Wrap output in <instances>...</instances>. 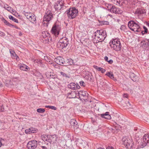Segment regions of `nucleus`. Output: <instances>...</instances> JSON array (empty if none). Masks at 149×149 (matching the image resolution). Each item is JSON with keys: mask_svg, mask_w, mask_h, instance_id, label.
Returning <instances> with one entry per match:
<instances>
[{"mask_svg": "<svg viewBox=\"0 0 149 149\" xmlns=\"http://www.w3.org/2000/svg\"><path fill=\"white\" fill-rule=\"evenodd\" d=\"M95 39H97L98 42L103 41L107 37L106 32L103 30H97L95 33Z\"/></svg>", "mask_w": 149, "mask_h": 149, "instance_id": "1", "label": "nucleus"}, {"mask_svg": "<svg viewBox=\"0 0 149 149\" xmlns=\"http://www.w3.org/2000/svg\"><path fill=\"white\" fill-rule=\"evenodd\" d=\"M128 26L132 31L137 32H139L141 31V28L139 24V22L131 20L128 23Z\"/></svg>", "mask_w": 149, "mask_h": 149, "instance_id": "2", "label": "nucleus"}, {"mask_svg": "<svg viewBox=\"0 0 149 149\" xmlns=\"http://www.w3.org/2000/svg\"><path fill=\"white\" fill-rule=\"evenodd\" d=\"M53 18L52 12L50 10L46 11L43 19L42 23L44 26H47L49 22Z\"/></svg>", "mask_w": 149, "mask_h": 149, "instance_id": "3", "label": "nucleus"}, {"mask_svg": "<svg viewBox=\"0 0 149 149\" xmlns=\"http://www.w3.org/2000/svg\"><path fill=\"white\" fill-rule=\"evenodd\" d=\"M110 46L114 50L118 51L121 49V44L119 39H115L109 42Z\"/></svg>", "mask_w": 149, "mask_h": 149, "instance_id": "4", "label": "nucleus"}, {"mask_svg": "<svg viewBox=\"0 0 149 149\" xmlns=\"http://www.w3.org/2000/svg\"><path fill=\"white\" fill-rule=\"evenodd\" d=\"M78 10L75 7L70 8L67 10V13L68 17L70 19H73L78 15Z\"/></svg>", "mask_w": 149, "mask_h": 149, "instance_id": "5", "label": "nucleus"}, {"mask_svg": "<svg viewBox=\"0 0 149 149\" xmlns=\"http://www.w3.org/2000/svg\"><path fill=\"white\" fill-rule=\"evenodd\" d=\"M41 138L42 140L45 141H47L49 142L50 144L52 142L54 143L56 141L57 139V137L56 135H44L41 136Z\"/></svg>", "mask_w": 149, "mask_h": 149, "instance_id": "6", "label": "nucleus"}, {"mask_svg": "<svg viewBox=\"0 0 149 149\" xmlns=\"http://www.w3.org/2000/svg\"><path fill=\"white\" fill-rule=\"evenodd\" d=\"M61 27V24L58 22H56L53 25L51 31L56 36H58L59 34Z\"/></svg>", "mask_w": 149, "mask_h": 149, "instance_id": "7", "label": "nucleus"}, {"mask_svg": "<svg viewBox=\"0 0 149 149\" xmlns=\"http://www.w3.org/2000/svg\"><path fill=\"white\" fill-rule=\"evenodd\" d=\"M149 143V134H145L143 137L141 141L138 142V148H143Z\"/></svg>", "mask_w": 149, "mask_h": 149, "instance_id": "8", "label": "nucleus"}, {"mask_svg": "<svg viewBox=\"0 0 149 149\" xmlns=\"http://www.w3.org/2000/svg\"><path fill=\"white\" fill-rule=\"evenodd\" d=\"M42 40L44 43H49L52 41V38L49 33L47 31H43L42 33Z\"/></svg>", "mask_w": 149, "mask_h": 149, "instance_id": "9", "label": "nucleus"}, {"mask_svg": "<svg viewBox=\"0 0 149 149\" xmlns=\"http://www.w3.org/2000/svg\"><path fill=\"white\" fill-rule=\"evenodd\" d=\"M69 40L66 37H63L61 38L59 41L58 45H59L62 49L66 47L68 45Z\"/></svg>", "mask_w": 149, "mask_h": 149, "instance_id": "10", "label": "nucleus"}, {"mask_svg": "<svg viewBox=\"0 0 149 149\" xmlns=\"http://www.w3.org/2000/svg\"><path fill=\"white\" fill-rule=\"evenodd\" d=\"M122 141L123 142V144L126 148L128 149L132 148L133 145V143L131 139L127 138L126 137H124L122 139Z\"/></svg>", "mask_w": 149, "mask_h": 149, "instance_id": "11", "label": "nucleus"}, {"mask_svg": "<svg viewBox=\"0 0 149 149\" xmlns=\"http://www.w3.org/2000/svg\"><path fill=\"white\" fill-rule=\"evenodd\" d=\"M37 141L36 140H33L27 143V147L29 149H35L37 147Z\"/></svg>", "mask_w": 149, "mask_h": 149, "instance_id": "12", "label": "nucleus"}, {"mask_svg": "<svg viewBox=\"0 0 149 149\" xmlns=\"http://www.w3.org/2000/svg\"><path fill=\"white\" fill-rule=\"evenodd\" d=\"M62 0L58 1L54 4V7L56 10H61L64 6Z\"/></svg>", "mask_w": 149, "mask_h": 149, "instance_id": "13", "label": "nucleus"}, {"mask_svg": "<svg viewBox=\"0 0 149 149\" xmlns=\"http://www.w3.org/2000/svg\"><path fill=\"white\" fill-rule=\"evenodd\" d=\"M68 88L72 89L75 90L77 89H79L80 87L78 84H76L75 83L72 82L68 84Z\"/></svg>", "mask_w": 149, "mask_h": 149, "instance_id": "14", "label": "nucleus"}, {"mask_svg": "<svg viewBox=\"0 0 149 149\" xmlns=\"http://www.w3.org/2000/svg\"><path fill=\"white\" fill-rule=\"evenodd\" d=\"M54 61L58 64L61 65L65 62L64 59L61 56L57 57L55 58Z\"/></svg>", "mask_w": 149, "mask_h": 149, "instance_id": "15", "label": "nucleus"}, {"mask_svg": "<svg viewBox=\"0 0 149 149\" xmlns=\"http://www.w3.org/2000/svg\"><path fill=\"white\" fill-rule=\"evenodd\" d=\"M108 10L111 12L115 14L121 13L122 12L121 11L119 10V9L117 8L115 6H112L110 7V8H109Z\"/></svg>", "mask_w": 149, "mask_h": 149, "instance_id": "16", "label": "nucleus"}, {"mask_svg": "<svg viewBox=\"0 0 149 149\" xmlns=\"http://www.w3.org/2000/svg\"><path fill=\"white\" fill-rule=\"evenodd\" d=\"M70 125L72 127H73L74 129H77L79 127L78 123L76 120L74 119H72L70 120Z\"/></svg>", "mask_w": 149, "mask_h": 149, "instance_id": "17", "label": "nucleus"}, {"mask_svg": "<svg viewBox=\"0 0 149 149\" xmlns=\"http://www.w3.org/2000/svg\"><path fill=\"white\" fill-rule=\"evenodd\" d=\"M47 77L48 78H54V74L53 71L51 70H50L47 72L45 74Z\"/></svg>", "mask_w": 149, "mask_h": 149, "instance_id": "18", "label": "nucleus"}, {"mask_svg": "<svg viewBox=\"0 0 149 149\" xmlns=\"http://www.w3.org/2000/svg\"><path fill=\"white\" fill-rule=\"evenodd\" d=\"M100 116L102 118L107 119H110L111 118V116L109 114V112H108L104 114H100Z\"/></svg>", "mask_w": 149, "mask_h": 149, "instance_id": "19", "label": "nucleus"}, {"mask_svg": "<svg viewBox=\"0 0 149 149\" xmlns=\"http://www.w3.org/2000/svg\"><path fill=\"white\" fill-rule=\"evenodd\" d=\"M146 13L145 10L143 9L138 8L137 9L135 13L138 14V15L144 14Z\"/></svg>", "mask_w": 149, "mask_h": 149, "instance_id": "20", "label": "nucleus"}, {"mask_svg": "<svg viewBox=\"0 0 149 149\" xmlns=\"http://www.w3.org/2000/svg\"><path fill=\"white\" fill-rule=\"evenodd\" d=\"M93 76L91 73L86 72L85 74V78L87 80L91 81L92 80Z\"/></svg>", "mask_w": 149, "mask_h": 149, "instance_id": "21", "label": "nucleus"}, {"mask_svg": "<svg viewBox=\"0 0 149 149\" xmlns=\"http://www.w3.org/2000/svg\"><path fill=\"white\" fill-rule=\"evenodd\" d=\"M19 68L21 70L24 71H27L29 68L27 66L24 64H21L19 65Z\"/></svg>", "mask_w": 149, "mask_h": 149, "instance_id": "22", "label": "nucleus"}, {"mask_svg": "<svg viewBox=\"0 0 149 149\" xmlns=\"http://www.w3.org/2000/svg\"><path fill=\"white\" fill-rule=\"evenodd\" d=\"M130 77L134 81H136L137 79L136 76L133 73H131L130 74Z\"/></svg>", "mask_w": 149, "mask_h": 149, "instance_id": "23", "label": "nucleus"}, {"mask_svg": "<svg viewBox=\"0 0 149 149\" xmlns=\"http://www.w3.org/2000/svg\"><path fill=\"white\" fill-rule=\"evenodd\" d=\"M60 75L66 79H69L70 78V75L68 74H66L63 72H60Z\"/></svg>", "mask_w": 149, "mask_h": 149, "instance_id": "24", "label": "nucleus"}, {"mask_svg": "<svg viewBox=\"0 0 149 149\" xmlns=\"http://www.w3.org/2000/svg\"><path fill=\"white\" fill-rule=\"evenodd\" d=\"M88 94L87 92L84 91H80L78 93V95L83 97H85L87 96Z\"/></svg>", "mask_w": 149, "mask_h": 149, "instance_id": "25", "label": "nucleus"}, {"mask_svg": "<svg viewBox=\"0 0 149 149\" xmlns=\"http://www.w3.org/2000/svg\"><path fill=\"white\" fill-rule=\"evenodd\" d=\"M31 16V18H29V19L31 22L33 23L34 22L36 21V17H35V15L33 13L32 14Z\"/></svg>", "mask_w": 149, "mask_h": 149, "instance_id": "26", "label": "nucleus"}, {"mask_svg": "<svg viewBox=\"0 0 149 149\" xmlns=\"http://www.w3.org/2000/svg\"><path fill=\"white\" fill-rule=\"evenodd\" d=\"M105 75L111 79H113L114 78L113 74L110 72H107Z\"/></svg>", "mask_w": 149, "mask_h": 149, "instance_id": "27", "label": "nucleus"}, {"mask_svg": "<svg viewBox=\"0 0 149 149\" xmlns=\"http://www.w3.org/2000/svg\"><path fill=\"white\" fill-rule=\"evenodd\" d=\"M145 49L149 51V40H147V41L145 45Z\"/></svg>", "mask_w": 149, "mask_h": 149, "instance_id": "28", "label": "nucleus"}, {"mask_svg": "<svg viewBox=\"0 0 149 149\" xmlns=\"http://www.w3.org/2000/svg\"><path fill=\"white\" fill-rule=\"evenodd\" d=\"M24 15L26 17L27 19H29L30 18V16H31L32 13L29 12H25V11H24Z\"/></svg>", "mask_w": 149, "mask_h": 149, "instance_id": "29", "label": "nucleus"}, {"mask_svg": "<svg viewBox=\"0 0 149 149\" xmlns=\"http://www.w3.org/2000/svg\"><path fill=\"white\" fill-rule=\"evenodd\" d=\"M9 18L10 19H11L12 20L14 21L16 23H18V20L17 19H16L15 17H13L12 16L9 15Z\"/></svg>", "mask_w": 149, "mask_h": 149, "instance_id": "30", "label": "nucleus"}, {"mask_svg": "<svg viewBox=\"0 0 149 149\" xmlns=\"http://www.w3.org/2000/svg\"><path fill=\"white\" fill-rule=\"evenodd\" d=\"M147 41V40L143 39L141 42V46L144 49L145 45Z\"/></svg>", "mask_w": 149, "mask_h": 149, "instance_id": "31", "label": "nucleus"}, {"mask_svg": "<svg viewBox=\"0 0 149 149\" xmlns=\"http://www.w3.org/2000/svg\"><path fill=\"white\" fill-rule=\"evenodd\" d=\"M120 29L124 32H126L127 31L126 26L125 25H123L121 26Z\"/></svg>", "mask_w": 149, "mask_h": 149, "instance_id": "32", "label": "nucleus"}, {"mask_svg": "<svg viewBox=\"0 0 149 149\" xmlns=\"http://www.w3.org/2000/svg\"><path fill=\"white\" fill-rule=\"evenodd\" d=\"M3 21L4 23L8 26L10 27L13 26V25L10 23L8 22L5 19H4Z\"/></svg>", "mask_w": 149, "mask_h": 149, "instance_id": "33", "label": "nucleus"}, {"mask_svg": "<svg viewBox=\"0 0 149 149\" xmlns=\"http://www.w3.org/2000/svg\"><path fill=\"white\" fill-rule=\"evenodd\" d=\"M45 107L47 108L51 109L54 110H56V108L54 106L48 105L45 106Z\"/></svg>", "mask_w": 149, "mask_h": 149, "instance_id": "34", "label": "nucleus"}, {"mask_svg": "<svg viewBox=\"0 0 149 149\" xmlns=\"http://www.w3.org/2000/svg\"><path fill=\"white\" fill-rule=\"evenodd\" d=\"M37 111L38 112L43 113L45 112V109L42 108H38L37 109Z\"/></svg>", "mask_w": 149, "mask_h": 149, "instance_id": "35", "label": "nucleus"}, {"mask_svg": "<svg viewBox=\"0 0 149 149\" xmlns=\"http://www.w3.org/2000/svg\"><path fill=\"white\" fill-rule=\"evenodd\" d=\"M31 133H35L36 132L37 130L35 128L31 127L30 128Z\"/></svg>", "mask_w": 149, "mask_h": 149, "instance_id": "36", "label": "nucleus"}, {"mask_svg": "<svg viewBox=\"0 0 149 149\" xmlns=\"http://www.w3.org/2000/svg\"><path fill=\"white\" fill-rule=\"evenodd\" d=\"M4 8L7 10L8 11H10L11 10V7L8 6V5L7 4H6L4 5Z\"/></svg>", "mask_w": 149, "mask_h": 149, "instance_id": "37", "label": "nucleus"}, {"mask_svg": "<svg viewBox=\"0 0 149 149\" xmlns=\"http://www.w3.org/2000/svg\"><path fill=\"white\" fill-rule=\"evenodd\" d=\"M143 28L144 30L141 32V33L143 35L145 33H147L148 31L147 28L146 26H143Z\"/></svg>", "mask_w": 149, "mask_h": 149, "instance_id": "38", "label": "nucleus"}, {"mask_svg": "<svg viewBox=\"0 0 149 149\" xmlns=\"http://www.w3.org/2000/svg\"><path fill=\"white\" fill-rule=\"evenodd\" d=\"M67 63L70 65H72L73 63V60L71 58L68 59V60Z\"/></svg>", "mask_w": 149, "mask_h": 149, "instance_id": "39", "label": "nucleus"}, {"mask_svg": "<svg viewBox=\"0 0 149 149\" xmlns=\"http://www.w3.org/2000/svg\"><path fill=\"white\" fill-rule=\"evenodd\" d=\"M93 67L99 71H100V70H101V69L102 68L101 67H98L97 66L95 65H94L93 66Z\"/></svg>", "mask_w": 149, "mask_h": 149, "instance_id": "40", "label": "nucleus"}, {"mask_svg": "<svg viewBox=\"0 0 149 149\" xmlns=\"http://www.w3.org/2000/svg\"><path fill=\"white\" fill-rule=\"evenodd\" d=\"M34 62L38 64H41L42 63V60L40 59H36L34 61Z\"/></svg>", "mask_w": 149, "mask_h": 149, "instance_id": "41", "label": "nucleus"}, {"mask_svg": "<svg viewBox=\"0 0 149 149\" xmlns=\"http://www.w3.org/2000/svg\"><path fill=\"white\" fill-rule=\"evenodd\" d=\"M109 24V22L107 21H103L101 22V24L103 25H107Z\"/></svg>", "mask_w": 149, "mask_h": 149, "instance_id": "42", "label": "nucleus"}, {"mask_svg": "<svg viewBox=\"0 0 149 149\" xmlns=\"http://www.w3.org/2000/svg\"><path fill=\"white\" fill-rule=\"evenodd\" d=\"M10 52L11 54V56L12 57V56H14V55L16 54L15 52L12 49H10Z\"/></svg>", "mask_w": 149, "mask_h": 149, "instance_id": "43", "label": "nucleus"}, {"mask_svg": "<svg viewBox=\"0 0 149 149\" xmlns=\"http://www.w3.org/2000/svg\"><path fill=\"white\" fill-rule=\"evenodd\" d=\"M80 85L81 86H85V84L84 83V81H81L79 82Z\"/></svg>", "mask_w": 149, "mask_h": 149, "instance_id": "44", "label": "nucleus"}, {"mask_svg": "<svg viewBox=\"0 0 149 149\" xmlns=\"http://www.w3.org/2000/svg\"><path fill=\"white\" fill-rule=\"evenodd\" d=\"M30 129L29 128L28 129H26L25 130V133L26 134H31Z\"/></svg>", "mask_w": 149, "mask_h": 149, "instance_id": "45", "label": "nucleus"}, {"mask_svg": "<svg viewBox=\"0 0 149 149\" xmlns=\"http://www.w3.org/2000/svg\"><path fill=\"white\" fill-rule=\"evenodd\" d=\"M4 110L3 106L1 104H0V111H3Z\"/></svg>", "mask_w": 149, "mask_h": 149, "instance_id": "46", "label": "nucleus"}, {"mask_svg": "<svg viewBox=\"0 0 149 149\" xmlns=\"http://www.w3.org/2000/svg\"><path fill=\"white\" fill-rule=\"evenodd\" d=\"M12 58H14L15 59H17V58H19L18 56L15 54L14 56H12Z\"/></svg>", "mask_w": 149, "mask_h": 149, "instance_id": "47", "label": "nucleus"}, {"mask_svg": "<svg viewBox=\"0 0 149 149\" xmlns=\"http://www.w3.org/2000/svg\"><path fill=\"white\" fill-rule=\"evenodd\" d=\"M53 66L55 68H59V66L58 65H57L56 64H53Z\"/></svg>", "mask_w": 149, "mask_h": 149, "instance_id": "48", "label": "nucleus"}, {"mask_svg": "<svg viewBox=\"0 0 149 149\" xmlns=\"http://www.w3.org/2000/svg\"><path fill=\"white\" fill-rule=\"evenodd\" d=\"M5 36V33L3 32L0 31V36Z\"/></svg>", "mask_w": 149, "mask_h": 149, "instance_id": "49", "label": "nucleus"}, {"mask_svg": "<svg viewBox=\"0 0 149 149\" xmlns=\"http://www.w3.org/2000/svg\"><path fill=\"white\" fill-rule=\"evenodd\" d=\"M2 141H4V139H0V147H1L2 145Z\"/></svg>", "mask_w": 149, "mask_h": 149, "instance_id": "50", "label": "nucleus"}, {"mask_svg": "<svg viewBox=\"0 0 149 149\" xmlns=\"http://www.w3.org/2000/svg\"><path fill=\"white\" fill-rule=\"evenodd\" d=\"M100 71H101V72L102 73H103L105 72L106 70L102 68L101 70H100Z\"/></svg>", "mask_w": 149, "mask_h": 149, "instance_id": "51", "label": "nucleus"}, {"mask_svg": "<svg viewBox=\"0 0 149 149\" xmlns=\"http://www.w3.org/2000/svg\"><path fill=\"white\" fill-rule=\"evenodd\" d=\"M109 64H112L113 63V61L112 59H110L107 61Z\"/></svg>", "mask_w": 149, "mask_h": 149, "instance_id": "52", "label": "nucleus"}, {"mask_svg": "<svg viewBox=\"0 0 149 149\" xmlns=\"http://www.w3.org/2000/svg\"><path fill=\"white\" fill-rule=\"evenodd\" d=\"M106 6L107 7V8H108V9H109V8H110V7H111V5L110 4H107V6L106 5Z\"/></svg>", "mask_w": 149, "mask_h": 149, "instance_id": "53", "label": "nucleus"}, {"mask_svg": "<svg viewBox=\"0 0 149 149\" xmlns=\"http://www.w3.org/2000/svg\"><path fill=\"white\" fill-rule=\"evenodd\" d=\"M107 149H115L114 148L112 147L108 146Z\"/></svg>", "mask_w": 149, "mask_h": 149, "instance_id": "54", "label": "nucleus"}, {"mask_svg": "<svg viewBox=\"0 0 149 149\" xmlns=\"http://www.w3.org/2000/svg\"><path fill=\"white\" fill-rule=\"evenodd\" d=\"M123 96L127 98L128 96V94H124L123 95Z\"/></svg>", "mask_w": 149, "mask_h": 149, "instance_id": "55", "label": "nucleus"}, {"mask_svg": "<svg viewBox=\"0 0 149 149\" xmlns=\"http://www.w3.org/2000/svg\"><path fill=\"white\" fill-rule=\"evenodd\" d=\"M104 59L105 61H108V57L107 56H105L104 57Z\"/></svg>", "mask_w": 149, "mask_h": 149, "instance_id": "56", "label": "nucleus"}, {"mask_svg": "<svg viewBox=\"0 0 149 149\" xmlns=\"http://www.w3.org/2000/svg\"><path fill=\"white\" fill-rule=\"evenodd\" d=\"M44 58L45 60H46L47 61H48V59L47 56H45Z\"/></svg>", "mask_w": 149, "mask_h": 149, "instance_id": "57", "label": "nucleus"}, {"mask_svg": "<svg viewBox=\"0 0 149 149\" xmlns=\"http://www.w3.org/2000/svg\"><path fill=\"white\" fill-rule=\"evenodd\" d=\"M76 65H73L72 66H71V67L72 68H73V69H72L73 70H76L77 69L76 68H74V66H75Z\"/></svg>", "mask_w": 149, "mask_h": 149, "instance_id": "58", "label": "nucleus"}, {"mask_svg": "<svg viewBox=\"0 0 149 149\" xmlns=\"http://www.w3.org/2000/svg\"><path fill=\"white\" fill-rule=\"evenodd\" d=\"M41 147L42 148V149H47V147L45 146H41Z\"/></svg>", "mask_w": 149, "mask_h": 149, "instance_id": "59", "label": "nucleus"}, {"mask_svg": "<svg viewBox=\"0 0 149 149\" xmlns=\"http://www.w3.org/2000/svg\"><path fill=\"white\" fill-rule=\"evenodd\" d=\"M19 35L20 36H21L22 35V32L21 31H19L18 33Z\"/></svg>", "mask_w": 149, "mask_h": 149, "instance_id": "60", "label": "nucleus"}, {"mask_svg": "<svg viewBox=\"0 0 149 149\" xmlns=\"http://www.w3.org/2000/svg\"><path fill=\"white\" fill-rule=\"evenodd\" d=\"M146 25L149 27V22H147Z\"/></svg>", "mask_w": 149, "mask_h": 149, "instance_id": "61", "label": "nucleus"}, {"mask_svg": "<svg viewBox=\"0 0 149 149\" xmlns=\"http://www.w3.org/2000/svg\"><path fill=\"white\" fill-rule=\"evenodd\" d=\"M71 94V93H68L67 95L69 96Z\"/></svg>", "mask_w": 149, "mask_h": 149, "instance_id": "62", "label": "nucleus"}, {"mask_svg": "<svg viewBox=\"0 0 149 149\" xmlns=\"http://www.w3.org/2000/svg\"><path fill=\"white\" fill-rule=\"evenodd\" d=\"M108 15L109 16H110V17H111L112 16V15L110 14H109Z\"/></svg>", "mask_w": 149, "mask_h": 149, "instance_id": "63", "label": "nucleus"}, {"mask_svg": "<svg viewBox=\"0 0 149 149\" xmlns=\"http://www.w3.org/2000/svg\"><path fill=\"white\" fill-rule=\"evenodd\" d=\"M98 149H104L102 148H99Z\"/></svg>", "mask_w": 149, "mask_h": 149, "instance_id": "64", "label": "nucleus"}]
</instances>
